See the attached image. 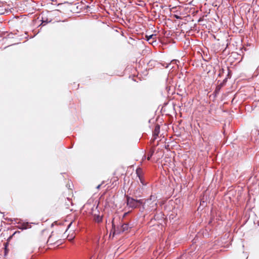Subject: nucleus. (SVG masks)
Returning a JSON list of instances; mask_svg holds the SVG:
<instances>
[{"instance_id": "nucleus-15", "label": "nucleus", "mask_w": 259, "mask_h": 259, "mask_svg": "<svg viewBox=\"0 0 259 259\" xmlns=\"http://www.w3.org/2000/svg\"><path fill=\"white\" fill-rule=\"evenodd\" d=\"M227 81V78H225L223 80V81L222 82H221L219 85H218V86H219L221 88H222L225 84Z\"/></svg>"}, {"instance_id": "nucleus-4", "label": "nucleus", "mask_w": 259, "mask_h": 259, "mask_svg": "<svg viewBox=\"0 0 259 259\" xmlns=\"http://www.w3.org/2000/svg\"><path fill=\"white\" fill-rule=\"evenodd\" d=\"M132 227V225H130L129 223H123L119 228H118V233H122L124 231H127Z\"/></svg>"}, {"instance_id": "nucleus-5", "label": "nucleus", "mask_w": 259, "mask_h": 259, "mask_svg": "<svg viewBox=\"0 0 259 259\" xmlns=\"http://www.w3.org/2000/svg\"><path fill=\"white\" fill-rule=\"evenodd\" d=\"M145 39L148 41L149 44L153 45L154 43L156 42V34H152L150 35H146Z\"/></svg>"}, {"instance_id": "nucleus-10", "label": "nucleus", "mask_w": 259, "mask_h": 259, "mask_svg": "<svg viewBox=\"0 0 259 259\" xmlns=\"http://www.w3.org/2000/svg\"><path fill=\"white\" fill-rule=\"evenodd\" d=\"M154 152H155V149L154 148H151L149 151H148V153H147V159L148 160H150L151 158V157H152V156L153 155L154 153Z\"/></svg>"}, {"instance_id": "nucleus-16", "label": "nucleus", "mask_w": 259, "mask_h": 259, "mask_svg": "<svg viewBox=\"0 0 259 259\" xmlns=\"http://www.w3.org/2000/svg\"><path fill=\"white\" fill-rule=\"evenodd\" d=\"M165 90H166L167 92L168 93H169V91H170V86H168V85H166L165 87Z\"/></svg>"}, {"instance_id": "nucleus-14", "label": "nucleus", "mask_w": 259, "mask_h": 259, "mask_svg": "<svg viewBox=\"0 0 259 259\" xmlns=\"http://www.w3.org/2000/svg\"><path fill=\"white\" fill-rule=\"evenodd\" d=\"M221 89V88L219 86L217 85L213 93V95H214V97H217Z\"/></svg>"}, {"instance_id": "nucleus-12", "label": "nucleus", "mask_w": 259, "mask_h": 259, "mask_svg": "<svg viewBox=\"0 0 259 259\" xmlns=\"http://www.w3.org/2000/svg\"><path fill=\"white\" fill-rule=\"evenodd\" d=\"M41 23L40 25H45L46 24H47L49 22H51L52 20L51 19H48L47 18L45 17H44L42 16V18H41Z\"/></svg>"}, {"instance_id": "nucleus-17", "label": "nucleus", "mask_w": 259, "mask_h": 259, "mask_svg": "<svg viewBox=\"0 0 259 259\" xmlns=\"http://www.w3.org/2000/svg\"><path fill=\"white\" fill-rule=\"evenodd\" d=\"M101 187V185H99L97 186V189H99Z\"/></svg>"}, {"instance_id": "nucleus-7", "label": "nucleus", "mask_w": 259, "mask_h": 259, "mask_svg": "<svg viewBox=\"0 0 259 259\" xmlns=\"http://www.w3.org/2000/svg\"><path fill=\"white\" fill-rule=\"evenodd\" d=\"M160 132V126L159 125H157L155 126L154 130L153 133V137L154 138V140L157 138V137L158 136Z\"/></svg>"}, {"instance_id": "nucleus-21", "label": "nucleus", "mask_w": 259, "mask_h": 259, "mask_svg": "<svg viewBox=\"0 0 259 259\" xmlns=\"http://www.w3.org/2000/svg\"><path fill=\"white\" fill-rule=\"evenodd\" d=\"M205 1H207V0H205Z\"/></svg>"}, {"instance_id": "nucleus-1", "label": "nucleus", "mask_w": 259, "mask_h": 259, "mask_svg": "<svg viewBox=\"0 0 259 259\" xmlns=\"http://www.w3.org/2000/svg\"><path fill=\"white\" fill-rule=\"evenodd\" d=\"M126 205L129 208L135 209L138 208L137 199L133 198L128 195L126 196Z\"/></svg>"}, {"instance_id": "nucleus-11", "label": "nucleus", "mask_w": 259, "mask_h": 259, "mask_svg": "<svg viewBox=\"0 0 259 259\" xmlns=\"http://www.w3.org/2000/svg\"><path fill=\"white\" fill-rule=\"evenodd\" d=\"M94 220L95 222L99 223L102 222L103 220V216H101L99 214H95L94 215Z\"/></svg>"}, {"instance_id": "nucleus-2", "label": "nucleus", "mask_w": 259, "mask_h": 259, "mask_svg": "<svg viewBox=\"0 0 259 259\" xmlns=\"http://www.w3.org/2000/svg\"><path fill=\"white\" fill-rule=\"evenodd\" d=\"M146 202L147 204L152 205V210H155L156 206H157V197L155 195H151L149 198L146 200Z\"/></svg>"}, {"instance_id": "nucleus-13", "label": "nucleus", "mask_w": 259, "mask_h": 259, "mask_svg": "<svg viewBox=\"0 0 259 259\" xmlns=\"http://www.w3.org/2000/svg\"><path fill=\"white\" fill-rule=\"evenodd\" d=\"M146 203V201L144 202L143 199H137V204L138 207H140L141 205H142L143 207L144 208V205Z\"/></svg>"}, {"instance_id": "nucleus-19", "label": "nucleus", "mask_w": 259, "mask_h": 259, "mask_svg": "<svg viewBox=\"0 0 259 259\" xmlns=\"http://www.w3.org/2000/svg\"><path fill=\"white\" fill-rule=\"evenodd\" d=\"M5 220H10V221H12V219H5Z\"/></svg>"}, {"instance_id": "nucleus-8", "label": "nucleus", "mask_w": 259, "mask_h": 259, "mask_svg": "<svg viewBox=\"0 0 259 259\" xmlns=\"http://www.w3.org/2000/svg\"><path fill=\"white\" fill-rule=\"evenodd\" d=\"M144 191V188L140 187L138 188L136 190L135 192V196L136 197H140L141 196V195L143 194Z\"/></svg>"}, {"instance_id": "nucleus-9", "label": "nucleus", "mask_w": 259, "mask_h": 259, "mask_svg": "<svg viewBox=\"0 0 259 259\" xmlns=\"http://www.w3.org/2000/svg\"><path fill=\"white\" fill-rule=\"evenodd\" d=\"M164 218V214L162 212H160L159 213H157L154 216V219L155 220H162Z\"/></svg>"}, {"instance_id": "nucleus-20", "label": "nucleus", "mask_w": 259, "mask_h": 259, "mask_svg": "<svg viewBox=\"0 0 259 259\" xmlns=\"http://www.w3.org/2000/svg\"><path fill=\"white\" fill-rule=\"evenodd\" d=\"M16 233H17V232H15L14 234H13V235H12V236H13V235H15V234H16Z\"/></svg>"}, {"instance_id": "nucleus-6", "label": "nucleus", "mask_w": 259, "mask_h": 259, "mask_svg": "<svg viewBox=\"0 0 259 259\" xmlns=\"http://www.w3.org/2000/svg\"><path fill=\"white\" fill-rule=\"evenodd\" d=\"M20 224V226H19L18 227V229H20V230H25V229H27L28 228H31V225L28 223V222H26V223H19Z\"/></svg>"}, {"instance_id": "nucleus-18", "label": "nucleus", "mask_w": 259, "mask_h": 259, "mask_svg": "<svg viewBox=\"0 0 259 259\" xmlns=\"http://www.w3.org/2000/svg\"><path fill=\"white\" fill-rule=\"evenodd\" d=\"M146 158V156L145 155H144L143 158Z\"/></svg>"}, {"instance_id": "nucleus-3", "label": "nucleus", "mask_w": 259, "mask_h": 259, "mask_svg": "<svg viewBox=\"0 0 259 259\" xmlns=\"http://www.w3.org/2000/svg\"><path fill=\"white\" fill-rule=\"evenodd\" d=\"M136 174L139 178L140 183L143 186H146L147 183L145 181L144 176H143L142 169L141 168H138L136 170Z\"/></svg>"}]
</instances>
